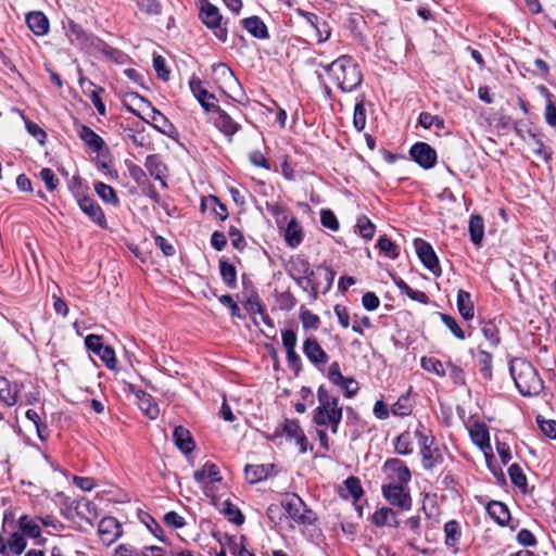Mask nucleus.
<instances>
[{
    "label": "nucleus",
    "instance_id": "nucleus-1",
    "mask_svg": "<svg viewBox=\"0 0 556 556\" xmlns=\"http://www.w3.org/2000/svg\"><path fill=\"white\" fill-rule=\"evenodd\" d=\"M318 405L313 410L312 420L318 428H329L337 434L343 418V408L339 405V396L332 393L325 384L317 389Z\"/></svg>",
    "mask_w": 556,
    "mask_h": 556
},
{
    "label": "nucleus",
    "instance_id": "nucleus-2",
    "mask_svg": "<svg viewBox=\"0 0 556 556\" xmlns=\"http://www.w3.org/2000/svg\"><path fill=\"white\" fill-rule=\"evenodd\" d=\"M325 71L343 92L356 90L363 81L358 64L350 55L339 56L327 65Z\"/></svg>",
    "mask_w": 556,
    "mask_h": 556
},
{
    "label": "nucleus",
    "instance_id": "nucleus-3",
    "mask_svg": "<svg viewBox=\"0 0 556 556\" xmlns=\"http://www.w3.org/2000/svg\"><path fill=\"white\" fill-rule=\"evenodd\" d=\"M509 372L521 395L535 396L542 392L544 382L535 367L527 359L519 357L510 361Z\"/></svg>",
    "mask_w": 556,
    "mask_h": 556
},
{
    "label": "nucleus",
    "instance_id": "nucleus-4",
    "mask_svg": "<svg viewBox=\"0 0 556 556\" xmlns=\"http://www.w3.org/2000/svg\"><path fill=\"white\" fill-rule=\"evenodd\" d=\"M281 506L288 517L299 525L309 526L317 519L316 514L295 493L287 494L281 501Z\"/></svg>",
    "mask_w": 556,
    "mask_h": 556
},
{
    "label": "nucleus",
    "instance_id": "nucleus-5",
    "mask_svg": "<svg viewBox=\"0 0 556 556\" xmlns=\"http://www.w3.org/2000/svg\"><path fill=\"white\" fill-rule=\"evenodd\" d=\"M199 17L202 23L213 31L218 40L222 42L227 41L228 30L226 25L228 21L223 23V16L216 5L205 0L200 8Z\"/></svg>",
    "mask_w": 556,
    "mask_h": 556
},
{
    "label": "nucleus",
    "instance_id": "nucleus-6",
    "mask_svg": "<svg viewBox=\"0 0 556 556\" xmlns=\"http://www.w3.org/2000/svg\"><path fill=\"white\" fill-rule=\"evenodd\" d=\"M415 435L421 443L420 454L422 457V466L426 470L432 469L443 462L440 450L434 446L435 439L432 435L425 434L420 429H416Z\"/></svg>",
    "mask_w": 556,
    "mask_h": 556
},
{
    "label": "nucleus",
    "instance_id": "nucleus-7",
    "mask_svg": "<svg viewBox=\"0 0 556 556\" xmlns=\"http://www.w3.org/2000/svg\"><path fill=\"white\" fill-rule=\"evenodd\" d=\"M381 491L390 505L401 510H409L412 508V496L406 484L383 483Z\"/></svg>",
    "mask_w": 556,
    "mask_h": 556
},
{
    "label": "nucleus",
    "instance_id": "nucleus-8",
    "mask_svg": "<svg viewBox=\"0 0 556 556\" xmlns=\"http://www.w3.org/2000/svg\"><path fill=\"white\" fill-rule=\"evenodd\" d=\"M127 169L129 177L137 184L141 193L154 203H160V194L148 178L146 170L135 163L127 164Z\"/></svg>",
    "mask_w": 556,
    "mask_h": 556
},
{
    "label": "nucleus",
    "instance_id": "nucleus-9",
    "mask_svg": "<svg viewBox=\"0 0 556 556\" xmlns=\"http://www.w3.org/2000/svg\"><path fill=\"white\" fill-rule=\"evenodd\" d=\"M409 156L424 169H431L438 160L437 151L427 142H416L409 149Z\"/></svg>",
    "mask_w": 556,
    "mask_h": 556
},
{
    "label": "nucleus",
    "instance_id": "nucleus-10",
    "mask_svg": "<svg viewBox=\"0 0 556 556\" xmlns=\"http://www.w3.org/2000/svg\"><path fill=\"white\" fill-rule=\"evenodd\" d=\"M189 87L192 94L206 113H214L215 111H218V108L220 106L217 104L216 96L202 86V81L199 77H191Z\"/></svg>",
    "mask_w": 556,
    "mask_h": 556
},
{
    "label": "nucleus",
    "instance_id": "nucleus-11",
    "mask_svg": "<svg viewBox=\"0 0 556 556\" xmlns=\"http://www.w3.org/2000/svg\"><path fill=\"white\" fill-rule=\"evenodd\" d=\"M414 245L416 249V253L418 258L422 263V265L429 269L433 275H441V266L439 263V258L432 248V245L425 241L424 239L417 238L414 240Z\"/></svg>",
    "mask_w": 556,
    "mask_h": 556
},
{
    "label": "nucleus",
    "instance_id": "nucleus-12",
    "mask_svg": "<svg viewBox=\"0 0 556 556\" xmlns=\"http://www.w3.org/2000/svg\"><path fill=\"white\" fill-rule=\"evenodd\" d=\"M383 471L389 483L407 484L412 479V473L403 460L390 458L383 465Z\"/></svg>",
    "mask_w": 556,
    "mask_h": 556
},
{
    "label": "nucleus",
    "instance_id": "nucleus-13",
    "mask_svg": "<svg viewBox=\"0 0 556 556\" xmlns=\"http://www.w3.org/2000/svg\"><path fill=\"white\" fill-rule=\"evenodd\" d=\"M98 533L105 545H111L122 536V525L114 517H103L99 522Z\"/></svg>",
    "mask_w": 556,
    "mask_h": 556
},
{
    "label": "nucleus",
    "instance_id": "nucleus-14",
    "mask_svg": "<svg viewBox=\"0 0 556 556\" xmlns=\"http://www.w3.org/2000/svg\"><path fill=\"white\" fill-rule=\"evenodd\" d=\"M77 204L80 210L98 226L101 228H106L108 223L105 215L101 208V206L89 197H81L77 199Z\"/></svg>",
    "mask_w": 556,
    "mask_h": 556
},
{
    "label": "nucleus",
    "instance_id": "nucleus-15",
    "mask_svg": "<svg viewBox=\"0 0 556 556\" xmlns=\"http://www.w3.org/2000/svg\"><path fill=\"white\" fill-rule=\"evenodd\" d=\"M303 353L315 366L325 365L329 359L328 354L314 337L307 338L303 342Z\"/></svg>",
    "mask_w": 556,
    "mask_h": 556
},
{
    "label": "nucleus",
    "instance_id": "nucleus-16",
    "mask_svg": "<svg viewBox=\"0 0 556 556\" xmlns=\"http://www.w3.org/2000/svg\"><path fill=\"white\" fill-rule=\"evenodd\" d=\"M23 384L12 382L5 377H0V401L7 406H13L18 401V393Z\"/></svg>",
    "mask_w": 556,
    "mask_h": 556
},
{
    "label": "nucleus",
    "instance_id": "nucleus-17",
    "mask_svg": "<svg viewBox=\"0 0 556 556\" xmlns=\"http://www.w3.org/2000/svg\"><path fill=\"white\" fill-rule=\"evenodd\" d=\"M214 113L217 115L214 121V125L225 136L232 137L240 130V124L237 123L225 110L218 108V111H215Z\"/></svg>",
    "mask_w": 556,
    "mask_h": 556
},
{
    "label": "nucleus",
    "instance_id": "nucleus-18",
    "mask_svg": "<svg viewBox=\"0 0 556 556\" xmlns=\"http://www.w3.org/2000/svg\"><path fill=\"white\" fill-rule=\"evenodd\" d=\"M76 131L80 140L93 152L99 153L104 148V140L87 125L79 124Z\"/></svg>",
    "mask_w": 556,
    "mask_h": 556
},
{
    "label": "nucleus",
    "instance_id": "nucleus-19",
    "mask_svg": "<svg viewBox=\"0 0 556 556\" xmlns=\"http://www.w3.org/2000/svg\"><path fill=\"white\" fill-rule=\"evenodd\" d=\"M152 126L161 134L176 139L178 137V130L174 124L159 110L152 108Z\"/></svg>",
    "mask_w": 556,
    "mask_h": 556
},
{
    "label": "nucleus",
    "instance_id": "nucleus-20",
    "mask_svg": "<svg viewBox=\"0 0 556 556\" xmlns=\"http://www.w3.org/2000/svg\"><path fill=\"white\" fill-rule=\"evenodd\" d=\"M173 440L177 448L186 455L190 454L195 447L190 431L182 426L175 427L173 431Z\"/></svg>",
    "mask_w": 556,
    "mask_h": 556
},
{
    "label": "nucleus",
    "instance_id": "nucleus-21",
    "mask_svg": "<svg viewBox=\"0 0 556 556\" xmlns=\"http://www.w3.org/2000/svg\"><path fill=\"white\" fill-rule=\"evenodd\" d=\"M469 434L473 444L479 446L484 453L491 450L490 434L486 426L482 422H475L469 428Z\"/></svg>",
    "mask_w": 556,
    "mask_h": 556
},
{
    "label": "nucleus",
    "instance_id": "nucleus-22",
    "mask_svg": "<svg viewBox=\"0 0 556 556\" xmlns=\"http://www.w3.org/2000/svg\"><path fill=\"white\" fill-rule=\"evenodd\" d=\"M212 72L217 83L228 88H231L232 85L240 86L238 78L227 64L215 63L212 65Z\"/></svg>",
    "mask_w": 556,
    "mask_h": 556
},
{
    "label": "nucleus",
    "instance_id": "nucleus-23",
    "mask_svg": "<svg viewBox=\"0 0 556 556\" xmlns=\"http://www.w3.org/2000/svg\"><path fill=\"white\" fill-rule=\"evenodd\" d=\"M444 543L448 548H453L454 553L458 551V543L462 538V527L457 520H448L444 528Z\"/></svg>",
    "mask_w": 556,
    "mask_h": 556
},
{
    "label": "nucleus",
    "instance_id": "nucleus-24",
    "mask_svg": "<svg viewBox=\"0 0 556 556\" xmlns=\"http://www.w3.org/2000/svg\"><path fill=\"white\" fill-rule=\"evenodd\" d=\"M244 29L257 39H268L269 33L265 23L256 15L241 21Z\"/></svg>",
    "mask_w": 556,
    "mask_h": 556
},
{
    "label": "nucleus",
    "instance_id": "nucleus-25",
    "mask_svg": "<svg viewBox=\"0 0 556 556\" xmlns=\"http://www.w3.org/2000/svg\"><path fill=\"white\" fill-rule=\"evenodd\" d=\"M89 85V86H93V83L84 77V76H80L79 78V86L81 87L84 93L89 97V99L91 100L92 104L94 105V108L97 109L98 113L101 115V116H104L106 114V109H105V105L103 103V101L101 100V97H100V93L104 92V88L102 87H98V88H94L92 89L90 92L87 91L85 85Z\"/></svg>",
    "mask_w": 556,
    "mask_h": 556
},
{
    "label": "nucleus",
    "instance_id": "nucleus-26",
    "mask_svg": "<svg viewBox=\"0 0 556 556\" xmlns=\"http://www.w3.org/2000/svg\"><path fill=\"white\" fill-rule=\"evenodd\" d=\"M486 511L490 517L500 526H507L510 520V513L508 507L497 501H492L486 505Z\"/></svg>",
    "mask_w": 556,
    "mask_h": 556
},
{
    "label": "nucleus",
    "instance_id": "nucleus-27",
    "mask_svg": "<svg viewBox=\"0 0 556 556\" xmlns=\"http://www.w3.org/2000/svg\"><path fill=\"white\" fill-rule=\"evenodd\" d=\"M26 23L29 29L36 36H43L49 30V20L42 12H31L26 16Z\"/></svg>",
    "mask_w": 556,
    "mask_h": 556
},
{
    "label": "nucleus",
    "instance_id": "nucleus-28",
    "mask_svg": "<svg viewBox=\"0 0 556 556\" xmlns=\"http://www.w3.org/2000/svg\"><path fill=\"white\" fill-rule=\"evenodd\" d=\"M287 270L290 277L296 278H300L301 275H314V270L311 268V264L305 257L301 255H296L290 258L287 265Z\"/></svg>",
    "mask_w": 556,
    "mask_h": 556
},
{
    "label": "nucleus",
    "instance_id": "nucleus-29",
    "mask_svg": "<svg viewBox=\"0 0 556 556\" xmlns=\"http://www.w3.org/2000/svg\"><path fill=\"white\" fill-rule=\"evenodd\" d=\"M456 305L458 313L465 320H471L475 317V305L468 291L458 290Z\"/></svg>",
    "mask_w": 556,
    "mask_h": 556
},
{
    "label": "nucleus",
    "instance_id": "nucleus-30",
    "mask_svg": "<svg viewBox=\"0 0 556 556\" xmlns=\"http://www.w3.org/2000/svg\"><path fill=\"white\" fill-rule=\"evenodd\" d=\"M285 241L290 248H296L303 241V229L295 217H292L287 225Z\"/></svg>",
    "mask_w": 556,
    "mask_h": 556
},
{
    "label": "nucleus",
    "instance_id": "nucleus-31",
    "mask_svg": "<svg viewBox=\"0 0 556 556\" xmlns=\"http://www.w3.org/2000/svg\"><path fill=\"white\" fill-rule=\"evenodd\" d=\"M481 332L483 337L489 341L492 348H497L501 344L500 330L496 324V319H482L480 320Z\"/></svg>",
    "mask_w": 556,
    "mask_h": 556
},
{
    "label": "nucleus",
    "instance_id": "nucleus-32",
    "mask_svg": "<svg viewBox=\"0 0 556 556\" xmlns=\"http://www.w3.org/2000/svg\"><path fill=\"white\" fill-rule=\"evenodd\" d=\"M468 231L471 242L476 247H480L484 237V222L480 215L473 214L470 216Z\"/></svg>",
    "mask_w": 556,
    "mask_h": 556
},
{
    "label": "nucleus",
    "instance_id": "nucleus-33",
    "mask_svg": "<svg viewBox=\"0 0 556 556\" xmlns=\"http://www.w3.org/2000/svg\"><path fill=\"white\" fill-rule=\"evenodd\" d=\"M144 167L155 180H162V178L166 177V165L155 154H150L146 157Z\"/></svg>",
    "mask_w": 556,
    "mask_h": 556
},
{
    "label": "nucleus",
    "instance_id": "nucleus-34",
    "mask_svg": "<svg viewBox=\"0 0 556 556\" xmlns=\"http://www.w3.org/2000/svg\"><path fill=\"white\" fill-rule=\"evenodd\" d=\"M271 468V465H247L245 478L250 483H257L270 475Z\"/></svg>",
    "mask_w": 556,
    "mask_h": 556
},
{
    "label": "nucleus",
    "instance_id": "nucleus-35",
    "mask_svg": "<svg viewBox=\"0 0 556 556\" xmlns=\"http://www.w3.org/2000/svg\"><path fill=\"white\" fill-rule=\"evenodd\" d=\"M193 478L198 483H205L208 479L219 481V469L213 463H205L201 469L194 471Z\"/></svg>",
    "mask_w": 556,
    "mask_h": 556
},
{
    "label": "nucleus",
    "instance_id": "nucleus-36",
    "mask_svg": "<svg viewBox=\"0 0 556 556\" xmlns=\"http://www.w3.org/2000/svg\"><path fill=\"white\" fill-rule=\"evenodd\" d=\"M219 273L222 276V280L228 288H230V289L236 288V286H237V269L232 264H230L228 261L222 258L219 261Z\"/></svg>",
    "mask_w": 556,
    "mask_h": 556
},
{
    "label": "nucleus",
    "instance_id": "nucleus-37",
    "mask_svg": "<svg viewBox=\"0 0 556 556\" xmlns=\"http://www.w3.org/2000/svg\"><path fill=\"white\" fill-rule=\"evenodd\" d=\"M18 526L22 531V534L25 536L38 539L41 535V529L39 525L27 515H23L20 517Z\"/></svg>",
    "mask_w": 556,
    "mask_h": 556
},
{
    "label": "nucleus",
    "instance_id": "nucleus-38",
    "mask_svg": "<svg viewBox=\"0 0 556 556\" xmlns=\"http://www.w3.org/2000/svg\"><path fill=\"white\" fill-rule=\"evenodd\" d=\"M94 191L102 201L112 205L118 204V197L110 185L98 181L94 184Z\"/></svg>",
    "mask_w": 556,
    "mask_h": 556
},
{
    "label": "nucleus",
    "instance_id": "nucleus-39",
    "mask_svg": "<svg viewBox=\"0 0 556 556\" xmlns=\"http://www.w3.org/2000/svg\"><path fill=\"white\" fill-rule=\"evenodd\" d=\"M492 359L493 356L491 353L479 350L477 353V363L480 369L481 375L484 379L491 380L492 379Z\"/></svg>",
    "mask_w": 556,
    "mask_h": 556
},
{
    "label": "nucleus",
    "instance_id": "nucleus-40",
    "mask_svg": "<svg viewBox=\"0 0 556 556\" xmlns=\"http://www.w3.org/2000/svg\"><path fill=\"white\" fill-rule=\"evenodd\" d=\"M344 491L346 494H342L343 497H351L354 502L358 501L363 494V488L357 477L351 476L344 481Z\"/></svg>",
    "mask_w": 556,
    "mask_h": 556
},
{
    "label": "nucleus",
    "instance_id": "nucleus-41",
    "mask_svg": "<svg viewBox=\"0 0 556 556\" xmlns=\"http://www.w3.org/2000/svg\"><path fill=\"white\" fill-rule=\"evenodd\" d=\"M304 432L301 428L300 424L295 419H286L281 426V430L279 428L275 431V437L280 435L281 433L286 434L288 439H296L300 433Z\"/></svg>",
    "mask_w": 556,
    "mask_h": 556
},
{
    "label": "nucleus",
    "instance_id": "nucleus-42",
    "mask_svg": "<svg viewBox=\"0 0 556 556\" xmlns=\"http://www.w3.org/2000/svg\"><path fill=\"white\" fill-rule=\"evenodd\" d=\"M440 319L444 326L452 332V334L458 340H465L466 333L464 329L458 325L457 320L448 314L440 313Z\"/></svg>",
    "mask_w": 556,
    "mask_h": 556
},
{
    "label": "nucleus",
    "instance_id": "nucleus-43",
    "mask_svg": "<svg viewBox=\"0 0 556 556\" xmlns=\"http://www.w3.org/2000/svg\"><path fill=\"white\" fill-rule=\"evenodd\" d=\"M508 476L511 483L520 489L522 492H526L527 489V477L523 473L521 467L518 464H513L508 468Z\"/></svg>",
    "mask_w": 556,
    "mask_h": 556
},
{
    "label": "nucleus",
    "instance_id": "nucleus-44",
    "mask_svg": "<svg viewBox=\"0 0 556 556\" xmlns=\"http://www.w3.org/2000/svg\"><path fill=\"white\" fill-rule=\"evenodd\" d=\"M418 123L425 129L435 127L437 129L444 128V119L439 115H432L429 112H421L418 117Z\"/></svg>",
    "mask_w": 556,
    "mask_h": 556
},
{
    "label": "nucleus",
    "instance_id": "nucleus-45",
    "mask_svg": "<svg viewBox=\"0 0 556 556\" xmlns=\"http://www.w3.org/2000/svg\"><path fill=\"white\" fill-rule=\"evenodd\" d=\"M421 367L424 370L433 372L434 375L441 378L446 375L443 363L434 357L424 356L421 358Z\"/></svg>",
    "mask_w": 556,
    "mask_h": 556
},
{
    "label": "nucleus",
    "instance_id": "nucleus-46",
    "mask_svg": "<svg viewBox=\"0 0 556 556\" xmlns=\"http://www.w3.org/2000/svg\"><path fill=\"white\" fill-rule=\"evenodd\" d=\"M353 125L357 131H362L366 126V109L364 98H361L355 104Z\"/></svg>",
    "mask_w": 556,
    "mask_h": 556
},
{
    "label": "nucleus",
    "instance_id": "nucleus-47",
    "mask_svg": "<svg viewBox=\"0 0 556 556\" xmlns=\"http://www.w3.org/2000/svg\"><path fill=\"white\" fill-rule=\"evenodd\" d=\"M210 205L214 214L220 219L225 220L228 217V211L224 203L219 201V199L215 195H210L204 202H202V206Z\"/></svg>",
    "mask_w": 556,
    "mask_h": 556
},
{
    "label": "nucleus",
    "instance_id": "nucleus-48",
    "mask_svg": "<svg viewBox=\"0 0 556 556\" xmlns=\"http://www.w3.org/2000/svg\"><path fill=\"white\" fill-rule=\"evenodd\" d=\"M312 276L313 275H301L300 278H296V277H291V278L304 291L309 290L312 299L316 300L318 296V283L313 281Z\"/></svg>",
    "mask_w": 556,
    "mask_h": 556
},
{
    "label": "nucleus",
    "instance_id": "nucleus-49",
    "mask_svg": "<svg viewBox=\"0 0 556 556\" xmlns=\"http://www.w3.org/2000/svg\"><path fill=\"white\" fill-rule=\"evenodd\" d=\"M377 247L391 260H395L400 255L399 247L395 245L387 236H381L378 239Z\"/></svg>",
    "mask_w": 556,
    "mask_h": 556
},
{
    "label": "nucleus",
    "instance_id": "nucleus-50",
    "mask_svg": "<svg viewBox=\"0 0 556 556\" xmlns=\"http://www.w3.org/2000/svg\"><path fill=\"white\" fill-rule=\"evenodd\" d=\"M395 452L400 455H409L413 452L412 447V437L408 431H404L400 435H397L395 440Z\"/></svg>",
    "mask_w": 556,
    "mask_h": 556
},
{
    "label": "nucleus",
    "instance_id": "nucleus-51",
    "mask_svg": "<svg viewBox=\"0 0 556 556\" xmlns=\"http://www.w3.org/2000/svg\"><path fill=\"white\" fill-rule=\"evenodd\" d=\"M142 396L140 399V408L144 412V414L151 419H155L159 416L160 409L159 406L152 402V397L146 392L141 391Z\"/></svg>",
    "mask_w": 556,
    "mask_h": 556
},
{
    "label": "nucleus",
    "instance_id": "nucleus-52",
    "mask_svg": "<svg viewBox=\"0 0 556 556\" xmlns=\"http://www.w3.org/2000/svg\"><path fill=\"white\" fill-rule=\"evenodd\" d=\"M356 228L358 233L366 240H370L376 230L375 225L367 216H361L357 218Z\"/></svg>",
    "mask_w": 556,
    "mask_h": 556
},
{
    "label": "nucleus",
    "instance_id": "nucleus-53",
    "mask_svg": "<svg viewBox=\"0 0 556 556\" xmlns=\"http://www.w3.org/2000/svg\"><path fill=\"white\" fill-rule=\"evenodd\" d=\"M327 377L330 380V382H332L334 386H338V387L340 383H345V382L354 383V378L344 377L341 374L340 366L337 362H334L330 365V367L328 369Z\"/></svg>",
    "mask_w": 556,
    "mask_h": 556
},
{
    "label": "nucleus",
    "instance_id": "nucleus-54",
    "mask_svg": "<svg viewBox=\"0 0 556 556\" xmlns=\"http://www.w3.org/2000/svg\"><path fill=\"white\" fill-rule=\"evenodd\" d=\"M224 514L230 522L237 526H240L244 522V516L241 510L229 502L225 503Z\"/></svg>",
    "mask_w": 556,
    "mask_h": 556
},
{
    "label": "nucleus",
    "instance_id": "nucleus-55",
    "mask_svg": "<svg viewBox=\"0 0 556 556\" xmlns=\"http://www.w3.org/2000/svg\"><path fill=\"white\" fill-rule=\"evenodd\" d=\"M412 405L408 397H400L391 407V413L394 416L406 417L412 414Z\"/></svg>",
    "mask_w": 556,
    "mask_h": 556
},
{
    "label": "nucleus",
    "instance_id": "nucleus-56",
    "mask_svg": "<svg viewBox=\"0 0 556 556\" xmlns=\"http://www.w3.org/2000/svg\"><path fill=\"white\" fill-rule=\"evenodd\" d=\"M140 11L150 14L159 15L162 12V5L159 0H136Z\"/></svg>",
    "mask_w": 556,
    "mask_h": 556
},
{
    "label": "nucleus",
    "instance_id": "nucleus-57",
    "mask_svg": "<svg viewBox=\"0 0 556 556\" xmlns=\"http://www.w3.org/2000/svg\"><path fill=\"white\" fill-rule=\"evenodd\" d=\"M8 547L15 555H21L26 547V541L24 539V535L21 533L14 532L8 540Z\"/></svg>",
    "mask_w": 556,
    "mask_h": 556
},
{
    "label": "nucleus",
    "instance_id": "nucleus-58",
    "mask_svg": "<svg viewBox=\"0 0 556 556\" xmlns=\"http://www.w3.org/2000/svg\"><path fill=\"white\" fill-rule=\"evenodd\" d=\"M393 515V509L390 507H381L377 509L372 516L371 521L377 527L388 526L390 516Z\"/></svg>",
    "mask_w": 556,
    "mask_h": 556
},
{
    "label": "nucleus",
    "instance_id": "nucleus-59",
    "mask_svg": "<svg viewBox=\"0 0 556 556\" xmlns=\"http://www.w3.org/2000/svg\"><path fill=\"white\" fill-rule=\"evenodd\" d=\"M536 422L541 431L551 439H556V420L545 419L541 415L536 417Z\"/></svg>",
    "mask_w": 556,
    "mask_h": 556
},
{
    "label": "nucleus",
    "instance_id": "nucleus-60",
    "mask_svg": "<svg viewBox=\"0 0 556 556\" xmlns=\"http://www.w3.org/2000/svg\"><path fill=\"white\" fill-rule=\"evenodd\" d=\"M300 319L303 328L305 329H317L320 324L319 317L308 309H303L300 314Z\"/></svg>",
    "mask_w": 556,
    "mask_h": 556
},
{
    "label": "nucleus",
    "instance_id": "nucleus-61",
    "mask_svg": "<svg viewBox=\"0 0 556 556\" xmlns=\"http://www.w3.org/2000/svg\"><path fill=\"white\" fill-rule=\"evenodd\" d=\"M153 68L160 79L163 81H167L169 79L170 72L167 68L165 59L162 55L153 56Z\"/></svg>",
    "mask_w": 556,
    "mask_h": 556
},
{
    "label": "nucleus",
    "instance_id": "nucleus-62",
    "mask_svg": "<svg viewBox=\"0 0 556 556\" xmlns=\"http://www.w3.org/2000/svg\"><path fill=\"white\" fill-rule=\"evenodd\" d=\"M96 355L101 358L109 369H114L116 367L117 361L115 352L111 346L104 345Z\"/></svg>",
    "mask_w": 556,
    "mask_h": 556
},
{
    "label": "nucleus",
    "instance_id": "nucleus-63",
    "mask_svg": "<svg viewBox=\"0 0 556 556\" xmlns=\"http://www.w3.org/2000/svg\"><path fill=\"white\" fill-rule=\"evenodd\" d=\"M244 308L249 314L263 313L264 304L256 292H253L245 301Z\"/></svg>",
    "mask_w": 556,
    "mask_h": 556
},
{
    "label": "nucleus",
    "instance_id": "nucleus-64",
    "mask_svg": "<svg viewBox=\"0 0 556 556\" xmlns=\"http://www.w3.org/2000/svg\"><path fill=\"white\" fill-rule=\"evenodd\" d=\"M279 307L283 311H291L296 305V299L290 291H283L276 298Z\"/></svg>",
    "mask_w": 556,
    "mask_h": 556
}]
</instances>
